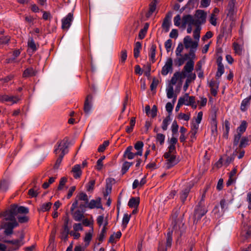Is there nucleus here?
<instances>
[{"instance_id": "nucleus-18", "label": "nucleus", "mask_w": 251, "mask_h": 251, "mask_svg": "<svg viewBox=\"0 0 251 251\" xmlns=\"http://www.w3.org/2000/svg\"><path fill=\"white\" fill-rule=\"evenodd\" d=\"M237 173V168L235 167L233 169V170L230 172L229 175V178L228 181L226 182V185L227 186H230L232 183H234L236 181V177L235 175Z\"/></svg>"}, {"instance_id": "nucleus-19", "label": "nucleus", "mask_w": 251, "mask_h": 251, "mask_svg": "<svg viewBox=\"0 0 251 251\" xmlns=\"http://www.w3.org/2000/svg\"><path fill=\"white\" fill-rule=\"evenodd\" d=\"M139 203L140 199L139 197H132L128 202V206L130 208H137Z\"/></svg>"}, {"instance_id": "nucleus-44", "label": "nucleus", "mask_w": 251, "mask_h": 251, "mask_svg": "<svg viewBox=\"0 0 251 251\" xmlns=\"http://www.w3.org/2000/svg\"><path fill=\"white\" fill-rule=\"evenodd\" d=\"M168 151L164 153V155H166V156H168V155L171 154H176V146L174 145H169V146L168 148Z\"/></svg>"}, {"instance_id": "nucleus-64", "label": "nucleus", "mask_w": 251, "mask_h": 251, "mask_svg": "<svg viewBox=\"0 0 251 251\" xmlns=\"http://www.w3.org/2000/svg\"><path fill=\"white\" fill-rule=\"evenodd\" d=\"M207 100L206 98L201 97V100L198 101V103L199 104L200 108L201 107H203L205 106L206 104Z\"/></svg>"}, {"instance_id": "nucleus-16", "label": "nucleus", "mask_w": 251, "mask_h": 251, "mask_svg": "<svg viewBox=\"0 0 251 251\" xmlns=\"http://www.w3.org/2000/svg\"><path fill=\"white\" fill-rule=\"evenodd\" d=\"M12 205V211L15 212L16 215L18 213L27 214L29 212L28 208L25 206H21L18 207L16 204H13Z\"/></svg>"}, {"instance_id": "nucleus-54", "label": "nucleus", "mask_w": 251, "mask_h": 251, "mask_svg": "<svg viewBox=\"0 0 251 251\" xmlns=\"http://www.w3.org/2000/svg\"><path fill=\"white\" fill-rule=\"evenodd\" d=\"M233 46L234 48V50H235V52L238 54H241L242 50L240 46L235 42L233 44Z\"/></svg>"}, {"instance_id": "nucleus-40", "label": "nucleus", "mask_w": 251, "mask_h": 251, "mask_svg": "<svg viewBox=\"0 0 251 251\" xmlns=\"http://www.w3.org/2000/svg\"><path fill=\"white\" fill-rule=\"evenodd\" d=\"M207 190H208V187L207 186L203 190V192L201 195V200H200L197 206L205 207L204 200H205V194H206V193Z\"/></svg>"}, {"instance_id": "nucleus-21", "label": "nucleus", "mask_w": 251, "mask_h": 251, "mask_svg": "<svg viewBox=\"0 0 251 251\" xmlns=\"http://www.w3.org/2000/svg\"><path fill=\"white\" fill-rule=\"evenodd\" d=\"M36 71L32 67L25 69L23 74V77H28L35 76L36 75Z\"/></svg>"}, {"instance_id": "nucleus-58", "label": "nucleus", "mask_w": 251, "mask_h": 251, "mask_svg": "<svg viewBox=\"0 0 251 251\" xmlns=\"http://www.w3.org/2000/svg\"><path fill=\"white\" fill-rule=\"evenodd\" d=\"M174 95V89L172 86H170L167 89V96L169 99L173 98Z\"/></svg>"}, {"instance_id": "nucleus-29", "label": "nucleus", "mask_w": 251, "mask_h": 251, "mask_svg": "<svg viewBox=\"0 0 251 251\" xmlns=\"http://www.w3.org/2000/svg\"><path fill=\"white\" fill-rule=\"evenodd\" d=\"M190 187H187L182 191L180 194V198L182 203H184L186 201L188 197V195L189 193V192L190 191Z\"/></svg>"}, {"instance_id": "nucleus-61", "label": "nucleus", "mask_w": 251, "mask_h": 251, "mask_svg": "<svg viewBox=\"0 0 251 251\" xmlns=\"http://www.w3.org/2000/svg\"><path fill=\"white\" fill-rule=\"evenodd\" d=\"M172 41L171 39L167 40L165 43V47L167 51L168 52L170 51V49L172 47Z\"/></svg>"}, {"instance_id": "nucleus-37", "label": "nucleus", "mask_w": 251, "mask_h": 251, "mask_svg": "<svg viewBox=\"0 0 251 251\" xmlns=\"http://www.w3.org/2000/svg\"><path fill=\"white\" fill-rule=\"evenodd\" d=\"M247 127V123L246 121H243L240 126L237 128L238 133H241L242 135V134L246 131Z\"/></svg>"}, {"instance_id": "nucleus-34", "label": "nucleus", "mask_w": 251, "mask_h": 251, "mask_svg": "<svg viewBox=\"0 0 251 251\" xmlns=\"http://www.w3.org/2000/svg\"><path fill=\"white\" fill-rule=\"evenodd\" d=\"M135 124V118L132 117L130 121V125L129 126H127L126 127V131L127 133H131L133 129V127Z\"/></svg>"}, {"instance_id": "nucleus-31", "label": "nucleus", "mask_w": 251, "mask_h": 251, "mask_svg": "<svg viewBox=\"0 0 251 251\" xmlns=\"http://www.w3.org/2000/svg\"><path fill=\"white\" fill-rule=\"evenodd\" d=\"M183 73V76H181V74L179 72H176L173 76L172 77L171 82L173 85H175L177 82V80L181 77H185L186 75L184 73Z\"/></svg>"}, {"instance_id": "nucleus-53", "label": "nucleus", "mask_w": 251, "mask_h": 251, "mask_svg": "<svg viewBox=\"0 0 251 251\" xmlns=\"http://www.w3.org/2000/svg\"><path fill=\"white\" fill-rule=\"evenodd\" d=\"M174 25L176 26H180V27L181 28H182L181 27L182 24H181V17L179 15H177L176 16H175L174 17Z\"/></svg>"}, {"instance_id": "nucleus-28", "label": "nucleus", "mask_w": 251, "mask_h": 251, "mask_svg": "<svg viewBox=\"0 0 251 251\" xmlns=\"http://www.w3.org/2000/svg\"><path fill=\"white\" fill-rule=\"evenodd\" d=\"M251 100V96H250L242 100L240 107V109L242 111H245L247 110V106H249Z\"/></svg>"}, {"instance_id": "nucleus-22", "label": "nucleus", "mask_w": 251, "mask_h": 251, "mask_svg": "<svg viewBox=\"0 0 251 251\" xmlns=\"http://www.w3.org/2000/svg\"><path fill=\"white\" fill-rule=\"evenodd\" d=\"M72 172L73 173L75 178H79L82 174L80 165H75L72 168Z\"/></svg>"}, {"instance_id": "nucleus-24", "label": "nucleus", "mask_w": 251, "mask_h": 251, "mask_svg": "<svg viewBox=\"0 0 251 251\" xmlns=\"http://www.w3.org/2000/svg\"><path fill=\"white\" fill-rule=\"evenodd\" d=\"M194 62L192 60H189L186 63L183 68V70L188 73H190L194 69Z\"/></svg>"}, {"instance_id": "nucleus-62", "label": "nucleus", "mask_w": 251, "mask_h": 251, "mask_svg": "<svg viewBox=\"0 0 251 251\" xmlns=\"http://www.w3.org/2000/svg\"><path fill=\"white\" fill-rule=\"evenodd\" d=\"M197 48H190L189 52V53H188L190 59V60H193V59H194L195 58V52Z\"/></svg>"}, {"instance_id": "nucleus-47", "label": "nucleus", "mask_w": 251, "mask_h": 251, "mask_svg": "<svg viewBox=\"0 0 251 251\" xmlns=\"http://www.w3.org/2000/svg\"><path fill=\"white\" fill-rule=\"evenodd\" d=\"M156 0H153L150 4V9L148 14L149 16L151 15L153 12L155 10L156 6Z\"/></svg>"}, {"instance_id": "nucleus-59", "label": "nucleus", "mask_w": 251, "mask_h": 251, "mask_svg": "<svg viewBox=\"0 0 251 251\" xmlns=\"http://www.w3.org/2000/svg\"><path fill=\"white\" fill-rule=\"evenodd\" d=\"M156 140L159 142L160 145H162L164 143L165 135L161 133H158L156 135Z\"/></svg>"}, {"instance_id": "nucleus-39", "label": "nucleus", "mask_w": 251, "mask_h": 251, "mask_svg": "<svg viewBox=\"0 0 251 251\" xmlns=\"http://www.w3.org/2000/svg\"><path fill=\"white\" fill-rule=\"evenodd\" d=\"M133 165V162H128L125 161L122 166L121 172L123 174H125L129 169L130 167Z\"/></svg>"}, {"instance_id": "nucleus-4", "label": "nucleus", "mask_w": 251, "mask_h": 251, "mask_svg": "<svg viewBox=\"0 0 251 251\" xmlns=\"http://www.w3.org/2000/svg\"><path fill=\"white\" fill-rule=\"evenodd\" d=\"M67 142L68 140L65 139L58 141L54 146V152L55 154H58L61 151V154L59 155L64 156L68 152Z\"/></svg>"}, {"instance_id": "nucleus-38", "label": "nucleus", "mask_w": 251, "mask_h": 251, "mask_svg": "<svg viewBox=\"0 0 251 251\" xmlns=\"http://www.w3.org/2000/svg\"><path fill=\"white\" fill-rule=\"evenodd\" d=\"M227 10L228 11L227 16H231L233 14L234 12V3L233 1H230L228 3Z\"/></svg>"}, {"instance_id": "nucleus-13", "label": "nucleus", "mask_w": 251, "mask_h": 251, "mask_svg": "<svg viewBox=\"0 0 251 251\" xmlns=\"http://www.w3.org/2000/svg\"><path fill=\"white\" fill-rule=\"evenodd\" d=\"M87 206L89 209L102 208L100 198H98L96 200H91L89 202H88Z\"/></svg>"}, {"instance_id": "nucleus-35", "label": "nucleus", "mask_w": 251, "mask_h": 251, "mask_svg": "<svg viewBox=\"0 0 251 251\" xmlns=\"http://www.w3.org/2000/svg\"><path fill=\"white\" fill-rule=\"evenodd\" d=\"M38 190V188L35 186L34 188H31L28 190V194L31 197L35 198L39 194Z\"/></svg>"}, {"instance_id": "nucleus-32", "label": "nucleus", "mask_w": 251, "mask_h": 251, "mask_svg": "<svg viewBox=\"0 0 251 251\" xmlns=\"http://www.w3.org/2000/svg\"><path fill=\"white\" fill-rule=\"evenodd\" d=\"M27 46L28 48L31 49L33 52L37 50L36 44L32 37H29L28 39Z\"/></svg>"}, {"instance_id": "nucleus-46", "label": "nucleus", "mask_w": 251, "mask_h": 251, "mask_svg": "<svg viewBox=\"0 0 251 251\" xmlns=\"http://www.w3.org/2000/svg\"><path fill=\"white\" fill-rule=\"evenodd\" d=\"M109 145V142L108 140L104 141L102 144L100 145L98 148V151L99 152H103Z\"/></svg>"}, {"instance_id": "nucleus-25", "label": "nucleus", "mask_w": 251, "mask_h": 251, "mask_svg": "<svg viewBox=\"0 0 251 251\" xmlns=\"http://www.w3.org/2000/svg\"><path fill=\"white\" fill-rule=\"evenodd\" d=\"M170 17L168 16H166L165 19H164L162 25V26L165 29L166 32L169 31L170 29Z\"/></svg>"}, {"instance_id": "nucleus-11", "label": "nucleus", "mask_w": 251, "mask_h": 251, "mask_svg": "<svg viewBox=\"0 0 251 251\" xmlns=\"http://www.w3.org/2000/svg\"><path fill=\"white\" fill-rule=\"evenodd\" d=\"M173 71V60L169 58L167 60L165 65L162 67L161 74L163 75H166L170 72Z\"/></svg>"}, {"instance_id": "nucleus-6", "label": "nucleus", "mask_w": 251, "mask_h": 251, "mask_svg": "<svg viewBox=\"0 0 251 251\" xmlns=\"http://www.w3.org/2000/svg\"><path fill=\"white\" fill-rule=\"evenodd\" d=\"M16 216L15 212L12 211V205L9 209L0 213V217H4L2 221H17L15 218Z\"/></svg>"}, {"instance_id": "nucleus-48", "label": "nucleus", "mask_w": 251, "mask_h": 251, "mask_svg": "<svg viewBox=\"0 0 251 251\" xmlns=\"http://www.w3.org/2000/svg\"><path fill=\"white\" fill-rule=\"evenodd\" d=\"M249 138L248 137H243L241 140L239 147L240 148L246 147L249 144Z\"/></svg>"}, {"instance_id": "nucleus-8", "label": "nucleus", "mask_w": 251, "mask_h": 251, "mask_svg": "<svg viewBox=\"0 0 251 251\" xmlns=\"http://www.w3.org/2000/svg\"><path fill=\"white\" fill-rule=\"evenodd\" d=\"M163 156L166 159V168L168 169L174 167L179 162V160L176 158V154L168 155V156L166 155Z\"/></svg>"}, {"instance_id": "nucleus-3", "label": "nucleus", "mask_w": 251, "mask_h": 251, "mask_svg": "<svg viewBox=\"0 0 251 251\" xmlns=\"http://www.w3.org/2000/svg\"><path fill=\"white\" fill-rule=\"evenodd\" d=\"M77 205L78 201L77 200H75L72 205L70 210L74 219L75 221L80 222L84 218V213L85 210L82 209V210H80V209H77L75 211V209L77 207Z\"/></svg>"}, {"instance_id": "nucleus-51", "label": "nucleus", "mask_w": 251, "mask_h": 251, "mask_svg": "<svg viewBox=\"0 0 251 251\" xmlns=\"http://www.w3.org/2000/svg\"><path fill=\"white\" fill-rule=\"evenodd\" d=\"M170 120V115L168 116L163 120L162 125V128L163 130H166L167 129L169 122Z\"/></svg>"}, {"instance_id": "nucleus-12", "label": "nucleus", "mask_w": 251, "mask_h": 251, "mask_svg": "<svg viewBox=\"0 0 251 251\" xmlns=\"http://www.w3.org/2000/svg\"><path fill=\"white\" fill-rule=\"evenodd\" d=\"M183 43L186 49L197 48L198 41H193L189 36H186L183 39Z\"/></svg>"}, {"instance_id": "nucleus-27", "label": "nucleus", "mask_w": 251, "mask_h": 251, "mask_svg": "<svg viewBox=\"0 0 251 251\" xmlns=\"http://www.w3.org/2000/svg\"><path fill=\"white\" fill-rule=\"evenodd\" d=\"M156 46L154 44H152L151 47L149 56L150 57V61L152 63L155 61V53H156Z\"/></svg>"}, {"instance_id": "nucleus-7", "label": "nucleus", "mask_w": 251, "mask_h": 251, "mask_svg": "<svg viewBox=\"0 0 251 251\" xmlns=\"http://www.w3.org/2000/svg\"><path fill=\"white\" fill-rule=\"evenodd\" d=\"M207 212L205 207L196 206L194 214V223L197 224Z\"/></svg>"}, {"instance_id": "nucleus-52", "label": "nucleus", "mask_w": 251, "mask_h": 251, "mask_svg": "<svg viewBox=\"0 0 251 251\" xmlns=\"http://www.w3.org/2000/svg\"><path fill=\"white\" fill-rule=\"evenodd\" d=\"M183 50V45L181 43L178 44L176 50V54L177 56H181V52Z\"/></svg>"}, {"instance_id": "nucleus-10", "label": "nucleus", "mask_w": 251, "mask_h": 251, "mask_svg": "<svg viewBox=\"0 0 251 251\" xmlns=\"http://www.w3.org/2000/svg\"><path fill=\"white\" fill-rule=\"evenodd\" d=\"M242 224L243 226L241 232V236L243 240H246L251 236V226H248L243 222Z\"/></svg>"}, {"instance_id": "nucleus-2", "label": "nucleus", "mask_w": 251, "mask_h": 251, "mask_svg": "<svg viewBox=\"0 0 251 251\" xmlns=\"http://www.w3.org/2000/svg\"><path fill=\"white\" fill-rule=\"evenodd\" d=\"M206 13L202 10H197L194 17L191 15H184L181 19V27L184 29L186 27V23L194 24L196 26H200L206 22Z\"/></svg>"}, {"instance_id": "nucleus-41", "label": "nucleus", "mask_w": 251, "mask_h": 251, "mask_svg": "<svg viewBox=\"0 0 251 251\" xmlns=\"http://www.w3.org/2000/svg\"><path fill=\"white\" fill-rule=\"evenodd\" d=\"M9 182L6 180H2L0 182V191H6L8 187Z\"/></svg>"}, {"instance_id": "nucleus-60", "label": "nucleus", "mask_w": 251, "mask_h": 251, "mask_svg": "<svg viewBox=\"0 0 251 251\" xmlns=\"http://www.w3.org/2000/svg\"><path fill=\"white\" fill-rule=\"evenodd\" d=\"M199 127V124L196 123H192L191 131H192V132L193 133V134H196L197 133Z\"/></svg>"}, {"instance_id": "nucleus-20", "label": "nucleus", "mask_w": 251, "mask_h": 251, "mask_svg": "<svg viewBox=\"0 0 251 251\" xmlns=\"http://www.w3.org/2000/svg\"><path fill=\"white\" fill-rule=\"evenodd\" d=\"M7 243H9L14 245V247H13L9 248L8 249V251H14L18 250L19 249V248L22 246L21 244H20V241H19L18 239L8 240Z\"/></svg>"}, {"instance_id": "nucleus-14", "label": "nucleus", "mask_w": 251, "mask_h": 251, "mask_svg": "<svg viewBox=\"0 0 251 251\" xmlns=\"http://www.w3.org/2000/svg\"><path fill=\"white\" fill-rule=\"evenodd\" d=\"M93 100V96L91 95H88L85 99L84 110L85 113H89L92 107V102Z\"/></svg>"}, {"instance_id": "nucleus-50", "label": "nucleus", "mask_w": 251, "mask_h": 251, "mask_svg": "<svg viewBox=\"0 0 251 251\" xmlns=\"http://www.w3.org/2000/svg\"><path fill=\"white\" fill-rule=\"evenodd\" d=\"M7 102H9L11 104L16 103L20 100V98L17 96H9Z\"/></svg>"}, {"instance_id": "nucleus-33", "label": "nucleus", "mask_w": 251, "mask_h": 251, "mask_svg": "<svg viewBox=\"0 0 251 251\" xmlns=\"http://www.w3.org/2000/svg\"><path fill=\"white\" fill-rule=\"evenodd\" d=\"M75 200H77V201L78 200L83 201H85V202L86 203H88L89 202V200H88L87 195L83 192L79 193L77 195Z\"/></svg>"}, {"instance_id": "nucleus-17", "label": "nucleus", "mask_w": 251, "mask_h": 251, "mask_svg": "<svg viewBox=\"0 0 251 251\" xmlns=\"http://www.w3.org/2000/svg\"><path fill=\"white\" fill-rule=\"evenodd\" d=\"M209 87L210 88V93L213 96H216L217 94L219 84L215 80H211L209 82Z\"/></svg>"}, {"instance_id": "nucleus-45", "label": "nucleus", "mask_w": 251, "mask_h": 251, "mask_svg": "<svg viewBox=\"0 0 251 251\" xmlns=\"http://www.w3.org/2000/svg\"><path fill=\"white\" fill-rule=\"evenodd\" d=\"M130 218V215L127 214H125L123 218L122 226L125 228L128 223Z\"/></svg>"}, {"instance_id": "nucleus-1", "label": "nucleus", "mask_w": 251, "mask_h": 251, "mask_svg": "<svg viewBox=\"0 0 251 251\" xmlns=\"http://www.w3.org/2000/svg\"><path fill=\"white\" fill-rule=\"evenodd\" d=\"M183 215L178 217V212L177 211L173 214L171 217L172 229L167 233L166 248H164L163 242H159L158 251H166L168 248H170L171 247L173 231H175V232L178 231L184 226V223L183 222Z\"/></svg>"}, {"instance_id": "nucleus-57", "label": "nucleus", "mask_w": 251, "mask_h": 251, "mask_svg": "<svg viewBox=\"0 0 251 251\" xmlns=\"http://www.w3.org/2000/svg\"><path fill=\"white\" fill-rule=\"evenodd\" d=\"M106 231L107 229H105V227H102L98 237L99 241L102 242L106 234Z\"/></svg>"}, {"instance_id": "nucleus-49", "label": "nucleus", "mask_w": 251, "mask_h": 251, "mask_svg": "<svg viewBox=\"0 0 251 251\" xmlns=\"http://www.w3.org/2000/svg\"><path fill=\"white\" fill-rule=\"evenodd\" d=\"M200 26H196V29L193 32V37L196 40V41H199L200 37Z\"/></svg>"}, {"instance_id": "nucleus-30", "label": "nucleus", "mask_w": 251, "mask_h": 251, "mask_svg": "<svg viewBox=\"0 0 251 251\" xmlns=\"http://www.w3.org/2000/svg\"><path fill=\"white\" fill-rule=\"evenodd\" d=\"M52 205V203L50 202H48L47 203H44L40 205V207L38 208V211L39 212H45L49 211Z\"/></svg>"}, {"instance_id": "nucleus-63", "label": "nucleus", "mask_w": 251, "mask_h": 251, "mask_svg": "<svg viewBox=\"0 0 251 251\" xmlns=\"http://www.w3.org/2000/svg\"><path fill=\"white\" fill-rule=\"evenodd\" d=\"M74 231H81L83 230L82 224L81 223H75L73 225Z\"/></svg>"}, {"instance_id": "nucleus-36", "label": "nucleus", "mask_w": 251, "mask_h": 251, "mask_svg": "<svg viewBox=\"0 0 251 251\" xmlns=\"http://www.w3.org/2000/svg\"><path fill=\"white\" fill-rule=\"evenodd\" d=\"M127 58V51L126 50H122L120 55V62L123 64L125 63Z\"/></svg>"}, {"instance_id": "nucleus-42", "label": "nucleus", "mask_w": 251, "mask_h": 251, "mask_svg": "<svg viewBox=\"0 0 251 251\" xmlns=\"http://www.w3.org/2000/svg\"><path fill=\"white\" fill-rule=\"evenodd\" d=\"M225 69L224 65L218 66L217 71L216 74V78L219 79L224 73Z\"/></svg>"}, {"instance_id": "nucleus-26", "label": "nucleus", "mask_w": 251, "mask_h": 251, "mask_svg": "<svg viewBox=\"0 0 251 251\" xmlns=\"http://www.w3.org/2000/svg\"><path fill=\"white\" fill-rule=\"evenodd\" d=\"M142 49V45L140 42H137L135 44L134 48L133 50L134 57L135 58H138L140 55V52Z\"/></svg>"}, {"instance_id": "nucleus-23", "label": "nucleus", "mask_w": 251, "mask_h": 251, "mask_svg": "<svg viewBox=\"0 0 251 251\" xmlns=\"http://www.w3.org/2000/svg\"><path fill=\"white\" fill-rule=\"evenodd\" d=\"M144 146V143L142 141H137L134 146V147L136 150H137V152L136 154L139 156H142L143 154V148Z\"/></svg>"}, {"instance_id": "nucleus-5", "label": "nucleus", "mask_w": 251, "mask_h": 251, "mask_svg": "<svg viewBox=\"0 0 251 251\" xmlns=\"http://www.w3.org/2000/svg\"><path fill=\"white\" fill-rule=\"evenodd\" d=\"M18 226L17 221H2L1 228L4 229V233L6 235H10L13 232V228Z\"/></svg>"}, {"instance_id": "nucleus-55", "label": "nucleus", "mask_w": 251, "mask_h": 251, "mask_svg": "<svg viewBox=\"0 0 251 251\" xmlns=\"http://www.w3.org/2000/svg\"><path fill=\"white\" fill-rule=\"evenodd\" d=\"M10 37L8 36H1L0 37V45H5L8 43Z\"/></svg>"}, {"instance_id": "nucleus-43", "label": "nucleus", "mask_w": 251, "mask_h": 251, "mask_svg": "<svg viewBox=\"0 0 251 251\" xmlns=\"http://www.w3.org/2000/svg\"><path fill=\"white\" fill-rule=\"evenodd\" d=\"M64 225H63V231L65 234L67 233L68 231H69V228L68 227V224L69 221V217L66 216L64 217Z\"/></svg>"}, {"instance_id": "nucleus-9", "label": "nucleus", "mask_w": 251, "mask_h": 251, "mask_svg": "<svg viewBox=\"0 0 251 251\" xmlns=\"http://www.w3.org/2000/svg\"><path fill=\"white\" fill-rule=\"evenodd\" d=\"M73 19V14L69 13L66 17L62 19V28L67 30L71 25Z\"/></svg>"}, {"instance_id": "nucleus-15", "label": "nucleus", "mask_w": 251, "mask_h": 251, "mask_svg": "<svg viewBox=\"0 0 251 251\" xmlns=\"http://www.w3.org/2000/svg\"><path fill=\"white\" fill-rule=\"evenodd\" d=\"M132 150L133 147L132 146H129L127 147L124 152L123 157L128 159H132L134 158L136 155H137V154H136V152H132Z\"/></svg>"}, {"instance_id": "nucleus-56", "label": "nucleus", "mask_w": 251, "mask_h": 251, "mask_svg": "<svg viewBox=\"0 0 251 251\" xmlns=\"http://www.w3.org/2000/svg\"><path fill=\"white\" fill-rule=\"evenodd\" d=\"M67 181V178L65 177H62L59 181V184L58 187V190H61L63 189V186L65 185Z\"/></svg>"}]
</instances>
